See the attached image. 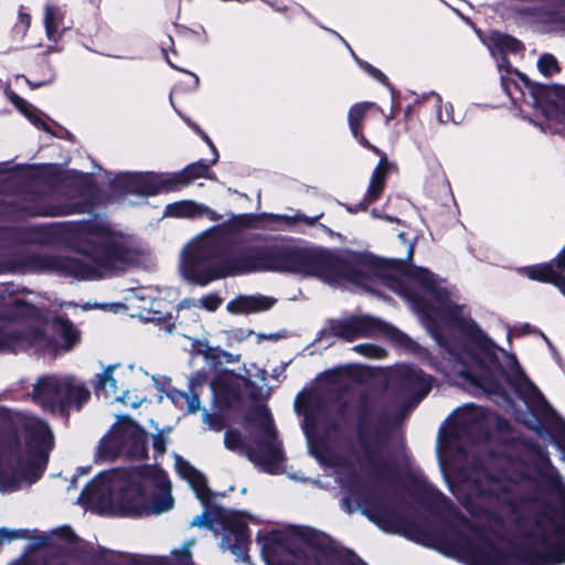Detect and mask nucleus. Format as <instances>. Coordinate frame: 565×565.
Listing matches in <instances>:
<instances>
[{
  "label": "nucleus",
  "instance_id": "obj_31",
  "mask_svg": "<svg viewBox=\"0 0 565 565\" xmlns=\"http://www.w3.org/2000/svg\"><path fill=\"white\" fill-rule=\"evenodd\" d=\"M537 67L545 76H552L559 72L558 63L551 54H543L537 61Z\"/></svg>",
  "mask_w": 565,
  "mask_h": 565
},
{
  "label": "nucleus",
  "instance_id": "obj_16",
  "mask_svg": "<svg viewBox=\"0 0 565 565\" xmlns=\"http://www.w3.org/2000/svg\"><path fill=\"white\" fill-rule=\"evenodd\" d=\"M275 303L273 298L257 296H238L231 300L226 309L233 315H248L270 309Z\"/></svg>",
  "mask_w": 565,
  "mask_h": 565
},
{
  "label": "nucleus",
  "instance_id": "obj_28",
  "mask_svg": "<svg viewBox=\"0 0 565 565\" xmlns=\"http://www.w3.org/2000/svg\"><path fill=\"white\" fill-rule=\"evenodd\" d=\"M250 223L252 217L249 215H236L230 218L227 222H225L217 232H222L224 234H236L242 230L248 227Z\"/></svg>",
  "mask_w": 565,
  "mask_h": 565
},
{
  "label": "nucleus",
  "instance_id": "obj_43",
  "mask_svg": "<svg viewBox=\"0 0 565 565\" xmlns=\"http://www.w3.org/2000/svg\"><path fill=\"white\" fill-rule=\"evenodd\" d=\"M554 263L558 268L565 269V245L564 248L555 257Z\"/></svg>",
  "mask_w": 565,
  "mask_h": 565
},
{
  "label": "nucleus",
  "instance_id": "obj_17",
  "mask_svg": "<svg viewBox=\"0 0 565 565\" xmlns=\"http://www.w3.org/2000/svg\"><path fill=\"white\" fill-rule=\"evenodd\" d=\"M463 557L469 565H503L502 555L494 545L488 542L467 547Z\"/></svg>",
  "mask_w": 565,
  "mask_h": 565
},
{
  "label": "nucleus",
  "instance_id": "obj_44",
  "mask_svg": "<svg viewBox=\"0 0 565 565\" xmlns=\"http://www.w3.org/2000/svg\"><path fill=\"white\" fill-rule=\"evenodd\" d=\"M354 350L358 351V352L370 354V355H375L376 352L379 351L376 348L367 347V345H356L354 348Z\"/></svg>",
  "mask_w": 565,
  "mask_h": 565
},
{
  "label": "nucleus",
  "instance_id": "obj_18",
  "mask_svg": "<svg viewBox=\"0 0 565 565\" xmlns=\"http://www.w3.org/2000/svg\"><path fill=\"white\" fill-rule=\"evenodd\" d=\"M175 469L179 476L190 484L199 500L202 502L209 500L206 481L200 471L179 456H175Z\"/></svg>",
  "mask_w": 565,
  "mask_h": 565
},
{
  "label": "nucleus",
  "instance_id": "obj_7",
  "mask_svg": "<svg viewBox=\"0 0 565 565\" xmlns=\"http://www.w3.org/2000/svg\"><path fill=\"white\" fill-rule=\"evenodd\" d=\"M258 449L246 446L237 430H227L224 436V445L227 449L236 452H244L252 461L268 466L282 460L281 444L276 438V431L268 412L264 408L258 413Z\"/></svg>",
  "mask_w": 565,
  "mask_h": 565
},
{
  "label": "nucleus",
  "instance_id": "obj_19",
  "mask_svg": "<svg viewBox=\"0 0 565 565\" xmlns=\"http://www.w3.org/2000/svg\"><path fill=\"white\" fill-rule=\"evenodd\" d=\"M166 214L173 217H207L217 221L221 216L210 207L193 201H182L167 206Z\"/></svg>",
  "mask_w": 565,
  "mask_h": 565
},
{
  "label": "nucleus",
  "instance_id": "obj_39",
  "mask_svg": "<svg viewBox=\"0 0 565 565\" xmlns=\"http://www.w3.org/2000/svg\"><path fill=\"white\" fill-rule=\"evenodd\" d=\"M152 444L154 450L158 451L159 454H163L166 451L167 440L161 435L154 436Z\"/></svg>",
  "mask_w": 565,
  "mask_h": 565
},
{
  "label": "nucleus",
  "instance_id": "obj_6",
  "mask_svg": "<svg viewBox=\"0 0 565 565\" xmlns=\"http://www.w3.org/2000/svg\"><path fill=\"white\" fill-rule=\"evenodd\" d=\"M52 329L55 334L54 340L38 330L29 331L24 335L15 333L0 334V352H15L33 347L40 352L53 355L70 351L79 340V332L68 321L57 319L53 322Z\"/></svg>",
  "mask_w": 565,
  "mask_h": 565
},
{
  "label": "nucleus",
  "instance_id": "obj_5",
  "mask_svg": "<svg viewBox=\"0 0 565 565\" xmlns=\"http://www.w3.org/2000/svg\"><path fill=\"white\" fill-rule=\"evenodd\" d=\"M472 514L482 511L493 516H500L511 510L512 498L510 489L501 481L483 477L478 481H463L451 489Z\"/></svg>",
  "mask_w": 565,
  "mask_h": 565
},
{
  "label": "nucleus",
  "instance_id": "obj_1",
  "mask_svg": "<svg viewBox=\"0 0 565 565\" xmlns=\"http://www.w3.org/2000/svg\"><path fill=\"white\" fill-rule=\"evenodd\" d=\"M257 270H276L316 277L330 285H344L349 277L344 264L326 249L286 247L262 252L246 249L233 258L220 254V243L213 233L193 239L185 248L181 262L183 277L198 285Z\"/></svg>",
  "mask_w": 565,
  "mask_h": 565
},
{
  "label": "nucleus",
  "instance_id": "obj_48",
  "mask_svg": "<svg viewBox=\"0 0 565 565\" xmlns=\"http://www.w3.org/2000/svg\"><path fill=\"white\" fill-rule=\"evenodd\" d=\"M413 255H414V244L412 242H408L406 259L412 260Z\"/></svg>",
  "mask_w": 565,
  "mask_h": 565
},
{
  "label": "nucleus",
  "instance_id": "obj_34",
  "mask_svg": "<svg viewBox=\"0 0 565 565\" xmlns=\"http://www.w3.org/2000/svg\"><path fill=\"white\" fill-rule=\"evenodd\" d=\"M231 518L235 520V525L233 527V532L237 539L238 542H245L246 540V522L242 514L239 513H232Z\"/></svg>",
  "mask_w": 565,
  "mask_h": 565
},
{
  "label": "nucleus",
  "instance_id": "obj_25",
  "mask_svg": "<svg viewBox=\"0 0 565 565\" xmlns=\"http://www.w3.org/2000/svg\"><path fill=\"white\" fill-rule=\"evenodd\" d=\"M490 50L493 55L495 50L501 53H515L522 50V44L510 35L492 33L490 36Z\"/></svg>",
  "mask_w": 565,
  "mask_h": 565
},
{
  "label": "nucleus",
  "instance_id": "obj_13",
  "mask_svg": "<svg viewBox=\"0 0 565 565\" xmlns=\"http://www.w3.org/2000/svg\"><path fill=\"white\" fill-rule=\"evenodd\" d=\"M210 164L199 161L188 166L183 171L175 174H145L134 175L138 178L139 186L131 191L143 195H154L161 191L173 190L177 185H184L198 178H209Z\"/></svg>",
  "mask_w": 565,
  "mask_h": 565
},
{
  "label": "nucleus",
  "instance_id": "obj_2",
  "mask_svg": "<svg viewBox=\"0 0 565 565\" xmlns=\"http://www.w3.org/2000/svg\"><path fill=\"white\" fill-rule=\"evenodd\" d=\"M52 445V433L43 422H35L23 437L0 435V492L36 481Z\"/></svg>",
  "mask_w": 565,
  "mask_h": 565
},
{
  "label": "nucleus",
  "instance_id": "obj_21",
  "mask_svg": "<svg viewBox=\"0 0 565 565\" xmlns=\"http://www.w3.org/2000/svg\"><path fill=\"white\" fill-rule=\"evenodd\" d=\"M522 271L532 280L553 284L565 295V277L556 273L552 264L527 266Z\"/></svg>",
  "mask_w": 565,
  "mask_h": 565
},
{
  "label": "nucleus",
  "instance_id": "obj_8",
  "mask_svg": "<svg viewBox=\"0 0 565 565\" xmlns=\"http://www.w3.org/2000/svg\"><path fill=\"white\" fill-rule=\"evenodd\" d=\"M146 455V433L128 417H119L100 440L97 457L114 459L119 456L143 458Z\"/></svg>",
  "mask_w": 565,
  "mask_h": 565
},
{
  "label": "nucleus",
  "instance_id": "obj_26",
  "mask_svg": "<svg viewBox=\"0 0 565 565\" xmlns=\"http://www.w3.org/2000/svg\"><path fill=\"white\" fill-rule=\"evenodd\" d=\"M173 404L180 408L185 407L189 413H196L200 409V399L193 392L172 390L168 394Z\"/></svg>",
  "mask_w": 565,
  "mask_h": 565
},
{
  "label": "nucleus",
  "instance_id": "obj_50",
  "mask_svg": "<svg viewBox=\"0 0 565 565\" xmlns=\"http://www.w3.org/2000/svg\"><path fill=\"white\" fill-rule=\"evenodd\" d=\"M398 237H399V239H401L402 242L406 243V235H405V233H399V234H398Z\"/></svg>",
  "mask_w": 565,
  "mask_h": 565
},
{
  "label": "nucleus",
  "instance_id": "obj_14",
  "mask_svg": "<svg viewBox=\"0 0 565 565\" xmlns=\"http://www.w3.org/2000/svg\"><path fill=\"white\" fill-rule=\"evenodd\" d=\"M141 486L146 504L142 511H137V513L161 514L173 508L174 500L171 495V486L162 470L150 469L142 478Z\"/></svg>",
  "mask_w": 565,
  "mask_h": 565
},
{
  "label": "nucleus",
  "instance_id": "obj_10",
  "mask_svg": "<svg viewBox=\"0 0 565 565\" xmlns=\"http://www.w3.org/2000/svg\"><path fill=\"white\" fill-rule=\"evenodd\" d=\"M126 471L110 470L98 475L83 491L82 499L99 508L110 510L129 492Z\"/></svg>",
  "mask_w": 565,
  "mask_h": 565
},
{
  "label": "nucleus",
  "instance_id": "obj_40",
  "mask_svg": "<svg viewBox=\"0 0 565 565\" xmlns=\"http://www.w3.org/2000/svg\"><path fill=\"white\" fill-rule=\"evenodd\" d=\"M203 419L212 430L220 431L223 428L222 423L220 420L213 419L209 414H204Z\"/></svg>",
  "mask_w": 565,
  "mask_h": 565
},
{
  "label": "nucleus",
  "instance_id": "obj_49",
  "mask_svg": "<svg viewBox=\"0 0 565 565\" xmlns=\"http://www.w3.org/2000/svg\"><path fill=\"white\" fill-rule=\"evenodd\" d=\"M191 76L193 77L194 86L196 87L199 85V78L194 74H191Z\"/></svg>",
  "mask_w": 565,
  "mask_h": 565
},
{
  "label": "nucleus",
  "instance_id": "obj_35",
  "mask_svg": "<svg viewBox=\"0 0 565 565\" xmlns=\"http://www.w3.org/2000/svg\"><path fill=\"white\" fill-rule=\"evenodd\" d=\"M221 303L222 299L215 294L206 295L198 301V306L207 311H215Z\"/></svg>",
  "mask_w": 565,
  "mask_h": 565
},
{
  "label": "nucleus",
  "instance_id": "obj_46",
  "mask_svg": "<svg viewBox=\"0 0 565 565\" xmlns=\"http://www.w3.org/2000/svg\"><path fill=\"white\" fill-rule=\"evenodd\" d=\"M30 15L26 14V13H20L19 14V23L22 25L23 28V32H25L28 30V28L30 26Z\"/></svg>",
  "mask_w": 565,
  "mask_h": 565
},
{
  "label": "nucleus",
  "instance_id": "obj_30",
  "mask_svg": "<svg viewBox=\"0 0 565 565\" xmlns=\"http://www.w3.org/2000/svg\"><path fill=\"white\" fill-rule=\"evenodd\" d=\"M12 103L14 106L25 116L28 117L34 125L36 126H45L42 120L36 116L35 109L33 106L28 104L23 98L13 95L11 97Z\"/></svg>",
  "mask_w": 565,
  "mask_h": 565
},
{
  "label": "nucleus",
  "instance_id": "obj_42",
  "mask_svg": "<svg viewBox=\"0 0 565 565\" xmlns=\"http://www.w3.org/2000/svg\"><path fill=\"white\" fill-rule=\"evenodd\" d=\"M191 526L207 527V516L205 514L195 516L191 522Z\"/></svg>",
  "mask_w": 565,
  "mask_h": 565
},
{
  "label": "nucleus",
  "instance_id": "obj_3",
  "mask_svg": "<svg viewBox=\"0 0 565 565\" xmlns=\"http://www.w3.org/2000/svg\"><path fill=\"white\" fill-rule=\"evenodd\" d=\"M89 239L96 245L88 260L73 263V274L78 279H96L125 270L135 260V253L127 238L105 227L90 231Z\"/></svg>",
  "mask_w": 565,
  "mask_h": 565
},
{
  "label": "nucleus",
  "instance_id": "obj_11",
  "mask_svg": "<svg viewBox=\"0 0 565 565\" xmlns=\"http://www.w3.org/2000/svg\"><path fill=\"white\" fill-rule=\"evenodd\" d=\"M369 275L372 279L380 280L384 286L392 289L394 292L408 299L413 308L420 312L423 322L431 332H434L433 323L437 320L450 323V316L452 315L454 306L447 298H441L438 296V307H428L426 305L422 306L414 298L413 292L405 286L404 281L397 277V271H394V274H386L382 269L374 268L369 271Z\"/></svg>",
  "mask_w": 565,
  "mask_h": 565
},
{
  "label": "nucleus",
  "instance_id": "obj_22",
  "mask_svg": "<svg viewBox=\"0 0 565 565\" xmlns=\"http://www.w3.org/2000/svg\"><path fill=\"white\" fill-rule=\"evenodd\" d=\"M113 372L114 369L111 366L103 371V373L99 375V380L96 385V394L107 399L114 398L115 401H121L125 404H130L131 406L136 407L138 403H128L124 396L121 397L117 394L118 388L116 385V380L113 376Z\"/></svg>",
  "mask_w": 565,
  "mask_h": 565
},
{
  "label": "nucleus",
  "instance_id": "obj_52",
  "mask_svg": "<svg viewBox=\"0 0 565 565\" xmlns=\"http://www.w3.org/2000/svg\"><path fill=\"white\" fill-rule=\"evenodd\" d=\"M222 548H224V550H226V548L227 550H232V546L231 545H226L225 544V540H224L223 543H222Z\"/></svg>",
  "mask_w": 565,
  "mask_h": 565
},
{
  "label": "nucleus",
  "instance_id": "obj_41",
  "mask_svg": "<svg viewBox=\"0 0 565 565\" xmlns=\"http://www.w3.org/2000/svg\"><path fill=\"white\" fill-rule=\"evenodd\" d=\"M234 377L232 373H223L221 374L212 384V387L214 391L221 392V388L218 387V384L222 382H228Z\"/></svg>",
  "mask_w": 565,
  "mask_h": 565
},
{
  "label": "nucleus",
  "instance_id": "obj_29",
  "mask_svg": "<svg viewBox=\"0 0 565 565\" xmlns=\"http://www.w3.org/2000/svg\"><path fill=\"white\" fill-rule=\"evenodd\" d=\"M58 20H60V13L57 9L46 6L45 7V13H44V23H45V30L46 35L51 40H55L57 28H58Z\"/></svg>",
  "mask_w": 565,
  "mask_h": 565
},
{
  "label": "nucleus",
  "instance_id": "obj_37",
  "mask_svg": "<svg viewBox=\"0 0 565 565\" xmlns=\"http://www.w3.org/2000/svg\"><path fill=\"white\" fill-rule=\"evenodd\" d=\"M189 125L192 126L196 131H199V134L202 136L203 140L211 147V149L213 151V159L211 161V164H214L217 161L218 153H217L216 148L212 143L211 139L203 131H201L198 126L190 124V122H189Z\"/></svg>",
  "mask_w": 565,
  "mask_h": 565
},
{
  "label": "nucleus",
  "instance_id": "obj_23",
  "mask_svg": "<svg viewBox=\"0 0 565 565\" xmlns=\"http://www.w3.org/2000/svg\"><path fill=\"white\" fill-rule=\"evenodd\" d=\"M387 175V161L382 158L372 172L370 184L365 194V201L371 203L377 200L385 186Z\"/></svg>",
  "mask_w": 565,
  "mask_h": 565
},
{
  "label": "nucleus",
  "instance_id": "obj_51",
  "mask_svg": "<svg viewBox=\"0 0 565 565\" xmlns=\"http://www.w3.org/2000/svg\"><path fill=\"white\" fill-rule=\"evenodd\" d=\"M353 280L356 281L360 285H364L363 278H361V277H356Z\"/></svg>",
  "mask_w": 565,
  "mask_h": 565
},
{
  "label": "nucleus",
  "instance_id": "obj_20",
  "mask_svg": "<svg viewBox=\"0 0 565 565\" xmlns=\"http://www.w3.org/2000/svg\"><path fill=\"white\" fill-rule=\"evenodd\" d=\"M372 107H374L373 103L364 102L355 104L350 108L348 119L351 132L359 140V142L375 153H380V150L375 146L371 145L362 132V119L364 118L367 110Z\"/></svg>",
  "mask_w": 565,
  "mask_h": 565
},
{
  "label": "nucleus",
  "instance_id": "obj_4",
  "mask_svg": "<svg viewBox=\"0 0 565 565\" xmlns=\"http://www.w3.org/2000/svg\"><path fill=\"white\" fill-rule=\"evenodd\" d=\"M498 67L502 86L512 100L519 99V90L526 103L541 109L546 117H551L565 102V87L532 85L525 76L513 70L504 57L498 62Z\"/></svg>",
  "mask_w": 565,
  "mask_h": 565
},
{
  "label": "nucleus",
  "instance_id": "obj_33",
  "mask_svg": "<svg viewBox=\"0 0 565 565\" xmlns=\"http://www.w3.org/2000/svg\"><path fill=\"white\" fill-rule=\"evenodd\" d=\"M406 276L422 282L425 287H430L434 284V275L424 268H418Z\"/></svg>",
  "mask_w": 565,
  "mask_h": 565
},
{
  "label": "nucleus",
  "instance_id": "obj_36",
  "mask_svg": "<svg viewBox=\"0 0 565 565\" xmlns=\"http://www.w3.org/2000/svg\"><path fill=\"white\" fill-rule=\"evenodd\" d=\"M452 106L450 104H445L444 105V110H443V107L439 108L438 110V119L440 122H456L455 118L452 117Z\"/></svg>",
  "mask_w": 565,
  "mask_h": 565
},
{
  "label": "nucleus",
  "instance_id": "obj_47",
  "mask_svg": "<svg viewBox=\"0 0 565 565\" xmlns=\"http://www.w3.org/2000/svg\"><path fill=\"white\" fill-rule=\"evenodd\" d=\"M196 301L195 300H192V299H185L183 301L180 302L179 307L180 308H191L193 306H196Z\"/></svg>",
  "mask_w": 565,
  "mask_h": 565
},
{
  "label": "nucleus",
  "instance_id": "obj_27",
  "mask_svg": "<svg viewBox=\"0 0 565 565\" xmlns=\"http://www.w3.org/2000/svg\"><path fill=\"white\" fill-rule=\"evenodd\" d=\"M520 396L525 401V403L532 407V408H541L545 404V399L541 392L537 390V387L529 382L527 380H524L519 388Z\"/></svg>",
  "mask_w": 565,
  "mask_h": 565
},
{
  "label": "nucleus",
  "instance_id": "obj_24",
  "mask_svg": "<svg viewBox=\"0 0 565 565\" xmlns=\"http://www.w3.org/2000/svg\"><path fill=\"white\" fill-rule=\"evenodd\" d=\"M497 369V362L492 359L491 355H489L487 364L478 362L476 366H473L468 372H465L463 375L470 379L478 386L487 388L488 385H490L493 372Z\"/></svg>",
  "mask_w": 565,
  "mask_h": 565
},
{
  "label": "nucleus",
  "instance_id": "obj_9",
  "mask_svg": "<svg viewBox=\"0 0 565 565\" xmlns=\"http://www.w3.org/2000/svg\"><path fill=\"white\" fill-rule=\"evenodd\" d=\"M33 401L46 409L76 404L78 407L89 397V392L70 377L43 376L33 388Z\"/></svg>",
  "mask_w": 565,
  "mask_h": 565
},
{
  "label": "nucleus",
  "instance_id": "obj_12",
  "mask_svg": "<svg viewBox=\"0 0 565 565\" xmlns=\"http://www.w3.org/2000/svg\"><path fill=\"white\" fill-rule=\"evenodd\" d=\"M537 554L550 562L565 561V510L562 515L543 516L535 531Z\"/></svg>",
  "mask_w": 565,
  "mask_h": 565
},
{
  "label": "nucleus",
  "instance_id": "obj_32",
  "mask_svg": "<svg viewBox=\"0 0 565 565\" xmlns=\"http://www.w3.org/2000/svg\"><path fill=\"white\" fill-rule=\"evenodd\" d=\"M409 382L418 385L422 390V397L430 390V379L423 374L420 371L412 370Z\"/></svg>",
  "mask_w": 565,
  "mask_h": 565
},
{
  "label": "nucleus",
  "instance_id": "obj_45",
  "mask_svg": "<svg viewBox=\"0 0 565 565\" xmlns=\"http://www.w3.org/2000/svg\"><path fill=\"white\" fill-rule=\"evenodd\" d=\"M364 68L371 74L373 75L375 78H377L379 81L381 82H384L385 81V75L381 72V71H377L375 68H373L372 66L370 65H365Z\"/></svg>",
  "mask_w": 565,
  "mask_h": 565
},
{
  "label": "nucleus",
  "instance_id": "obj_38",
  "mask_svg": "<svg viewBox=\"0 0 565 565\" xmlns=\"http://www.w3.org/2000/svg\"><path fill=\"white\" fill-rule=\"evenodd\" d=\"M20 537L18 532L10 531L8 529H0V542H10L14 539Z\"/></svg>",
  "mask_w": 565,
  "mask_h": 565
},
{
  "label": "nucleus",
  "instance_id": "obj_53",
  "mask_svg": "<svg viewBox=\"0 0 565 565\" xmlns=\"http://www.w3.org/2000/svg\"><path fill=\"white\" fill-rule=\"evenodd\" d=\"M319 218V216H316L313 220H311L309 223L315 224V222Z\"/></svg>",
  "mask_w": 565,
  "mask_h": 565
},
{
  "label": "nucleus",
  "instance_id": "obj_15",
  "mask_svg": "<svg viewBox=\"0 0 565 565\" xmlns=\"http://www.w3.org/2000/svg\"><path fill=\"white\" fill-rule=\"evenodd\" d=\"M381 329L380 321L371 317H349L331 321L324 332L331 337L353 341L358 338L370 337Z\"/></svg>",
  "mask_w": 565,
  "mask_h": 565
}]
</instances>
